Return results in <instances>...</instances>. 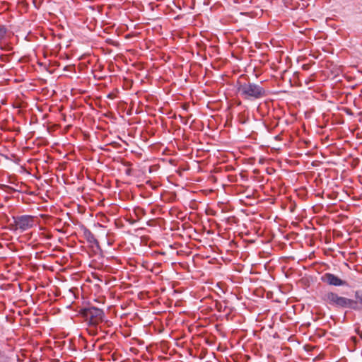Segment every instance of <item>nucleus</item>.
I'll list each match as a JSON object with an SVG mask.
<instances>
[{"label": "nucleus", "instance_id": "f257e3e1", "mask_svg": "<svg viewBox=\"0 0 362 362\" xmlns=\"http://www.w3.org/2000/svg\"><path fill=\"white\" fill-rule=\"evenodd\" d=\"M237 93L246 100H255L267 95V91L261 85L250 81H238Z\"/></svg>", "mask_w": 362, "mask_h": 362}, {"label": "nucleus", "instance_id": "f03ea898", "mask_svg": "<svg viewBox=\"0 0 362 362\" xmlns=\"http://www.w3.org/2000/svg\"><path fill=\"white\" fill-rule=\"evenodd\" d=\"M322 299L326 304L337 308H350L355 310L361 308L356 300L340 296L333 291L326 292Z\"/></svg>", "mask_w": 362, "mask_h": 362}, {"label": "nucleus", "instance_id": "7ed1b4c3", "mask_svg": "<svg viewBox=\"0 0 362 362\" xmlns=\"http://www.w3.org/2000/svg\"><path fill=\"white\" fill-rule=\"evenodd\" d=\"M81 313L91 325L102 322L105 315L102 309L93 306L83 308Z\"/></svg>", "mask_w": 362, "mask_h": 362}, {"label": "nucleus", "instance_id": "20e7f679", "mask_svg": "<svg viewBox=\"0 0 362 362\" xmlns=\"http://www.w3.org/2000/svg\"><path fill=\"white\" fill-rule=\"evenodd\" d=\"M35 217L29 215L17 216L14 219L16 229L25 231L34 226Z\"/></svg>", "mask_w": 362, "mask_h": 362}, {"label": "nucleus", "instance_id": "39448f33", "mask_svg": "<svg viewBox=\"0 0 362 362\" xmlns=\"http://www.w3.org/2000/svg\"><path fill=\"white\" fill-rule=\"evenodd\" d=\"M322 281L324 283L327 284L330 286H345L346 285V282L334 274L332 273H325L322 277H321Z\"/></svg>", "mask_w": 362, "mask_h": 362}, {"label": "nucleus", "instance_id": "423d86ee", "mask_svg": "<svg viewBox=\"0 0 362 362\" xmlns=\"http://www.w3.org/2000/svg\"><path fill=\"white\" fill-rule=\"evenodd\" d=\"M83 236L86 239L87 242H88L90 244H93V245L98 246V245H99L98 241L95 238V235H93V233L89 229L84 228L83 229Z\"/></svg>", "mask_w": 362, "mask_h": 362}, {"label": "nucleus", "instance_id": "0eeeda50", "mask_svg": "<svg viewBox=\"0 0 362 362\" xmlns=\"http://www.w3.org/2000/svg\"><path fill=\"white\" fill-rule=\"evenodd\" d=\"M7 33V29L4 25H0V41L3 40Z\"/></svg>", "mask_w": 362, "mask_h": 362}, {"label": "nucleus", "instance_id": "6e6552de", "mask_svg": "<svg viewBox=\"0 0 362 362\" xmlns=\"http://www.w3.org/2000/svg\"><path fill=\"white\" fill-rule=\"evenodd\" d=\"M355 296H356V300L357 302L358 301L362 305V291H356Z\"/></svg>", "mask_w": 362, "mask_h": 362}]
</instances>
